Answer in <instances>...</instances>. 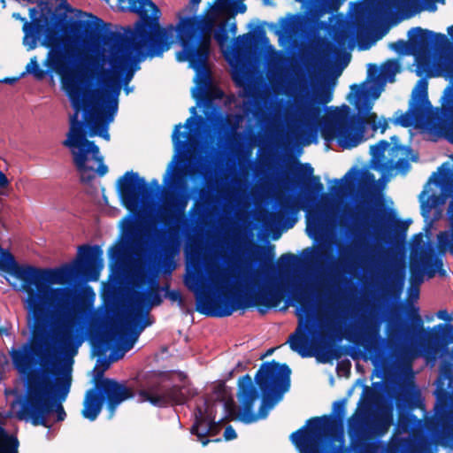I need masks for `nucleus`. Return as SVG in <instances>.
Masks as SVG:
<instances>
[{
    "label": "nucleus",
    "instance_id": "nucleus-1",
    "mask_svg": "<svg viewBox=\"0 0 453 453\" xmlns=\"http://www.w3.org/2000/svg\"><path fill=\"white\" fill-rule=\"evenodd\" d=\"M276 265L282 288L263 285L245 297L234 291L231 275L218 266H207L208 277L199 267L188 273L184 282L196 293V310L211 317H228L238 309L250 307L264 315L285 300L281 310L295 307L298 320L286 343L302 357H311V246L301 255L282 254Z\"/></svg>",
    "mask_w": 453,
    "mask_h": 453
},
{
    "label": "nucleus",
    "instance_id": "nucleus-2",
    "mask_svg": "<svg viewBox=\"0 0 453 453\" xmlns=\"http://www.w3.org/2000/svg\"><path fill=\"white\" fill-rule=\"evenodd\" d=\"M90 64L98 71L104 89L88 88V77L82 66L61 79L63 87L75 112L70 117L69 131L62 145L70 149L73 164L82 173L93 171L87 165L88 155L92 158L102 159L99 147L88 136L99 135L110 140L108 124L113 120L118 111L119 96L121 83L103 65L93 60Z\"/></svg>",
    "mask_w": 453,
    "mask_h": 453
},
{
    "label": "nucleus",
    "instance_id": "nucleus-3",
    "mask_svg": "<svg viewBox=\"0 0 453 453\" xmlns=\"http://www.w3.org/2000/svg\"><path fill=\"white\" fill-rule=\"evenodd\" d=\"M39 7L42 20L37 17L35 7L29 9L31 21H25L22 27L23 44L27 50H33L42 35L40 44L49 50L43 65L62 79L82 66L85 61L81 49L83 38L103 32L107 24L96 15L81 11H78L79 13L88 19L69 18L67 13L74 10L67 0H62L54 10L47 4Z\"/></svg>",
    "mask_w": 453,
    "mask_h": 453
},
{
    "label": "nucleus",
    "instance_id": "nucleus-4",
    "mask_svg": "<svg viewBox=\"0 0 453 453\" xmlns=\"http://www.w3.org/2000/svg\"><path fill=\"white\" fill-rule=\"evenodd\" d=\"M119 8L139 16L134 27H127L124 33L104 31L103 42L111 50L112 70L125 71L132 60V52L139 59L160 57L173 43L176 27L160 26L161 11L151 0H119Z\"/></svg>",
    "mask_w": 453,
    "mask_h": 453
},
{
    "label": "nucleus",
    "instance_id": "nucleus-5",
    "mask_svg": "<svg viewBox=\"0 0 453 453\" xmlns=\"http://www.w3.org/2000/svg\"><path fill=\"white\" fill-rule=\"evenodd\" d=\"M340 49L329 42L323 47L313 45V144L318 142V131L327 142L334 141L338 134H346L358 116L351 115L347 104L327 106L342 73V69L334 65Z\"/></svg>",
    "mask_w": 453,
    "mask_h": 453
},
{
    "label": "nucleus",
    "instance_id": "nucleus-6",
    "mask_svg": "<svg viewBox=\"0 0 453 453\" xmlns=\"http://www.w3.org/2000/svg\"><path fill=\"white\" fill-rule=\"evenodd\" d=\"M291 369L275 360L264 362L257 371L254 385L250 374L239 378L237 398L242 406L240 420L250 424L267 417L290 388Z\"/></svg>",
    "mask_w": 453,
    "mask_h": 453
},
{
    "label": "nucleus",
    "instance_id": "nucleus-7",
    "mask_svg": "<svg viewBox=\"0 0 453 453\" xmlns=\"http://www.w3.org/2000/svg\"><path fill=\"white\" fill-rule=\"evenodd\" d=\"M234 4V0H216L210 12L203 16H188L180 19L176 26L181 50L177 52L179 62H188L196 77L207 67L212 29L217 19Z\"/></svg>",
    "mask_w": 453,
    "mask_h": 453
},
{
    "label": "nucleus",
    "instance_id": "nucleus-8",
    "mask_svg": "<svg viewBox=\"0 0 453 453\" xmlns=\"http://www.w3.org/2000/svg\"><path fill=\"white\" fill-rule=\"evenodd\" d=\"M365 82L361 84H352L350 91L347 96L348 100L354 105L356 112L351 110V115H358L353 120V127L348 128L346 134H338L334 141L343 150H350L359 145L365 140V127L367 125L373 131L380 129L383 134L388 127L387 119L382 122L378 121V116L372 111L373 107V99L378 98L380 93L372 92L364 87Z\"/></svg>",
    "mask_w": 453,
    "mask_h": 453
},
{
    "label": "nucleus",
    "instance_id": "nucleus-9",
    "mask_svg": "<svg viewBox=\"0 0 453 453\" xmlns=\"http://www.w3.org/2000/svg\"><path fill=\"white\" fill-rule=\"evenodd\" d=\"M342 0H313V45L324 46L327 42L342 48L349 38L346 29L334 20Z\"/></svg>",
    "mask_w": 453,
    "mask_h": 453
},
{
    "label": "nucleus",
    "instance_id": "nucleus-10",
    "mask_svg": "<svg viewBox=\"0 0 453 453\" xmlns=\"http://www.w3.org/2000/svg\"><path fill=\"white\" fill-rule=\"evenodd\" d=\"M442 164L438 172L429 177L423 191L419 194L421 215L426 219L432 210L445 204L451 197L448 208L449 219L453 221V173Z\"/></svg>",
    "mask_w": 453,
    "mask_h": 453
},
{
    "label": "nucleus",
    "instance_id": "nucleus-11",
    "mask_svg": "<svg viewBox=\"0 0 453 453\" xmlns=\"http://www.w3.org/2000/svg\"><path fill=\"white\" fill-rule=\"evenodd\" d=\"M453 343V324L440 323L428 330L418 342V348L404 349L403 356L411 360L423 357L426 363L434 366L438 359Z\"/></svg>",
    "mask_w": 453,
    "mask_h": 453
},
{
    "label": "nucleus",
    "instance_id": "nucleus-12",
    "mask_svg": "<svg viewBox=\"0 0 453 453\" xmlns=\"http://www.w3.org/2000/svg\"><path fill=\"white\" fill-rule=\"evenodd\" d=\"M150 185L137 173H125L117 182L118 194L123 206L131 213H139L144 202L160 189L156 179L151 180Z\"/></svg>",
    "mask_w": 453,
    "mask_h": 453
},
{
    "label": "nucleus",
    "instance_id": "nucleus-13",
    "mask_svg": "<svg viewBox=\"0 0 453 453\" xmlns=\"http://www.w3.org/2000/svg\"><path fill=\"white\" fill-rule=\"evenodd\" d=\"M197 395L196 388L189 385H173L164 388L160 383L150 385L139 391V401L149 402L153 406L164 408L168 405H181Z\"/></svg>",
    "mask_w": 453,
    "mask_h": 453
},
{
    "label": "nucleus",
    "instance_id": "nucleus-14",
    "mask_svg": "<svg viewBox=\"0 0 453 453\" xmlns=\"http://www.w3.org/2000/svg\"><path fill=\"white\" fill-rule=\"evenodd\" d=\"M150 283L149 288L144 290L134 289L129 300L127 309L144 317L150 318V311L155 306H159L163 303L160 292L163 287H160L157 280H149L146 273H137L134 279V287H143Z\"/></svg>",
    "mask_w": 453,
    "mask_h": 453
},
{
    "label": "nucleus",
    "instance_id": "nucleus-15",
    "mask_svg": "<svg viewBox=\"0 0 453 453\" xmlns=\"http://www.w3.org/2000/svg\"><path fill=\"white\" fill-rule=\"evenodd\" d=\"M408 36L411 51L413 55H426L432 49L447 52L450 47V42L445 35L423 29L419 27L409 30Z\"/></svg>",
    "mask_w": 453,
    "mask_h": 453
},
{
    "label": "nucleus",
    "instance_id": "nucleus-16",
    "mask_svg": "<svg viewBox=\"0 0 453 453\" xmlns=\"http://www.w3.org/2000/svg\"><path fill=\"white\" fill-rule=\"evenodd\" d=\"M104 403L109 411V418H111L117 407L123 402L132 399L135 395L133 388L127 387L126 382H120L114 379L103 380L95 386Z\"/></svg>",
    "mask_w": 453,
    "mask_h": 453
},
{
    "label": "nucleus",
    "instance_id": "nucleus-17",
    "mask_svg": "<svg viewBox=\"0 0 453 453\" xmlns=\"http://www.w3.org/2000/svg\"><path fill=\"white\" fill-rule=\"evenodd\" d=\"M395 219L394 211L380 206L375 209L367 226L372 231L375 248L383 247L392 241V225Z\"/></svg>",
    "mask_w": 453,
    "mask_h": 453
},
{
    "label": "nucleus",
    "instance_id": "nucleus-18",
    "mask_svg": "<svg viewBox=\"0 0 453 453\" xmlns=\"http://www.w3.org/2000/svg\"><path fill=\"white\" fill-rule=\"evenodd\" d=\"M327 329L330 336L335 342H340L345 337L355 344L365 342L366 348H368L372 344V341L379 335L378 327H367L364 333H360L352 326L344 327L342 322L338 319L330 320Z\"/></svg>",
    "mask_w": 453,
    "mask_h": 453
},
{
    "label": "nucleus",
    "instance_id": "nucleus-19",
    "mask_svg": "<svg viewBox=\"0 0 453 453\" xmlns=\"http://www.w3.org/2000/svg\"><path fill=\"white\" fill-rule=\"evenodd\" d=\"M152 323L153 320L150 318H144L127 309L125 313L120 334L124 349L126 350L132 349L142 331L147 326L152 325Z\"/></svg>",
    "mask_w": 453,
    "mask_h": 453
},
{
    "label": "nucleus",
    "instance_id": "nucleus-20",
    "mask_svg": "<svg viewBox=\"0 0 453 453\" xmlns=\"http://www.w3.org/2000/svg\"><path fill=\"white\" fill-rule=\"evenodd\" d=\"M190 199L188 191L181 190L174 196L161 216V221L165 226H180L187 221L186 208Z\"/></svg>",
    "mask_w": 453,
    "mask_h": 453
},
{
    "label": "nucleus",
    "instance_id": "nucleus-21",
    "mask_svg": "<svg viewBox=\"0 0 453 453\" xmlns=\"http://www.w3.org/2000/svg\"><path fill=\"white\" fill-rule=\"evenodd\" d=\"M418 307H412L410 315L411 323L406 326L402 323H389L388 324V339L390 341H400L403 337L412 339L418 334L424 333V322L419 315Z\"/></svg>",
    "mask_w": 453,
    "mask_h": 453
},
{
    "label": "nucleus",
    "instance_id": "nucleus-22",
    "mask_svg": "<svg viewBox=\"0 0 453 453\" xmlns=\"http://www.w3.org/2000/svg\"><path fill=\"white\" fill-rule=\"evenodd\" d=\"M390 140L392 147L389 150L390 158L388 162L401 173H406L411 169L410 160L418 162L419 159L418 154L413 152L410 146L402 145L398 136L393 135Z\"/></svg>",
    "mask_w": 453,
    "mask_h": 453
},
{
    "label": "nucleus",
    "instance_id": "nucleus-23",
    "mask_svg": "<svg viewBox=\"0 0 453 453\" xmlns=\"http://www.w3.org/2000/svg\"><path fill=\"white\" fill-rule=\"evenodd\" d=\"M405 283V268L395 265L387 273V279L381 288L382 297L386 301H395L400 298Z\"/></svg>",
    "mask_w": 453,
    "mask_h": 453
},
{
    "label": "nucleus",
    "instance_id": "nucleus-24",
    "mask_svg": "<svg viewBox=\"0 0 453 453\" xmlns=\"http://www.w3.org/2000/svg\"><path fill=\"white\" fill-rule=\"evenodd\" d=\"M361 170L352 167L342 179H334L329 187V192L334 199H343L356 191L361 179Z\"/></svg>",
    "mask_w": 453,
    "mask_h": 453
},
{
    "label": "nucleus",
    "instance_id": "nucleus-25",
    "mask_svg": "<svg viewBox=\"0 0 453 453\" xmlns=\"http://www.w3.org/2000/svg\"><path fill=\"white\" fill-rule=\"evenodd\" d=\"M303 210L305 219V234L311 239V165H303Z\"/></svg>",
    "mask_w": 453,
    "mask_h": 453
},
{
    "label": "nucleus",
    "instance_id": "nucleus-26",
    "mask_svg": "<svg viewBox=\"0 0 453 453\" xmlns=\"http://www.w3.org/2000/svg\"><path fill=\"white\" fill-rule=\"evenodd\" d=\"M103 404L104 401L94 386L85 394L83 409L81 411L82 416L90 421H94L100 414Z\"/></svg>",
    "mask_w": 453,
    "mask_h": 453
},
{
    "label": "nucleus",
    "instance_id": "nucleus-27",
    "mask_svg": "<svg viewBox=\"0 0 453 453\" xmlns=\"http://www.w3.org/2000/svg\"><path fill=\"white\" fill-rule=\"evenodd\" d=\"M289 439L299 453H311V418L304 425L293 432Z\"/></svg>",
    "mask_w": 453,
    "mask_h": 453
},
{
    "label": "nucleus",
    "instance_id": "nucleus-28",
    "mask_svg": "<svg viewBox=\"0 0 453 453\" xmlns=\"http://www.w3.org/2000/svg\"><path fill=\"white\" fill-rule=\"evenodd\" d=\"M398 410L412 411L420 409L425 411L426 405L421 392L418 388H410L405 390L403 395L397 398Z\"/></svg>",
    "mask_w": 453,
    "mask_h": 453
},
{
    "label": "nucleus",
    "instance_id": "nucleus-29",
    "mask_svg": "<svg viewBox=\"0 0 453 453\" xmlns=\"http://www.w3.org/2000/svg\"><path fill=\"white\" fill-rule=\"evenodd\" d=\"M427 88L428 82L425 78L418 81L411 94V111H424L426 107L430 104L428 100Z\"/></svg>",
    "mask_w": 453,
    "mask_h": 453
},
{
    "label": "nucleus",
    "instance_id": "nucleus-30",
    "mask_svg": "<svg viewBox=\"0 0 453 453\" xmlns=\"http://www.w3.org/2000/svg\"><path fill=\"white\" fill-rule=\"evenodd\" d=\"M422 265L429 279L434 278L436 273L440 276L446 275V271L442 268V260L434 252H428L422 256Z\"/></svg>",
    "mask_w": 453,
    "mask_h": 453
},
{
    "label": "nucleus",
    "instance_id": "nucleus-31",
    "mask_svg": "<svg viewBox=\"0 0 453 453\" xmlns=\"http://www.w3.org/2000/svg\"><path fill=\"white\" fill-rule=\"evenodd\" d=\"M342 425L338 418L333 415H324L322 417H313V438L316 431L325 433L333 432L338 426ZM313 453H315V441L313 440Z\"/></svg>",
    "mask_w": 453,
    "mask_h": 453
},
{
    "label": "nucleus",
    "instance_id": "nucleus-32",
    "mask_svg": "<svg viewBox=\"0 0 453 453\" xmlns=\"http://www.w3.org/2000/svg\"><path fill=\"white\" fill-rule=\"evenodd\" d=\"M446 72L451 81L443 91L441 110L444 114L453 117V64L447 65Z\"/></svg>",
    "mask_w": 453,
    "mask_h": 453
},
{
    "label": "nucleus",
    "instance_id": "nucleus-33",
    "mask_svg": "<svg viewBox=\"0 0 453 453\" xmlns=\"http://www.w3.org/2000/svg\"><path fill=\"white\" fill-rule=\"evenodd\" d=\"M420 421L411 411L398 410L397 426L403 432L413 431L420 424Z\"/></svg>",
    "mask_w": 453,
    "mask_h": 453
},
{
    "label": "nucleus",
    "instance_id": "nucleus-34",
    "mask_svg": "<svg viewBox=\"0 0 453 453\" xmlns=\"http://www.w3.org/2000/svg\"><path fill=\"white\" fill-rule=\"evenodd\" d=\"M123 234L131 243H136L142 236V229L135 219L128 216L125 219Z\"/></svg>",
    "mask_w": 453,
    "mask_h": 453
},
{
    "label": "nucleus",
    "instance_id": "nucleus-35",
    "mask_svg": "<svg viewBox=\"0 0 453 453\" xmlns=\"http://www.w3.org/2000/svg\"><path fill=\"white\" fill-rule=\"evenodd\" d=\"M426 269L422 265V258L420 261H411L410 264V284L411 287H418L424 281V275Z\"/></svg>",
    "mask_w": 453,
    "mask_h": 453
},
{
    "label": "nucleus",
    "instance_id": "nucleus-36",
    "mask_svg": "<svg viewBox=\"0 0 453 453\" xmlns=\"http://www.w3.org/2000/svg\"><path fill=\"white\" fill-rule=\"evenodd\" d=\"M214 418L206 413L201 406H197L195 411V422L191 427V433L197 436L202 428L208 426V421Z\"/></svg>",
    "mask_w": 453,
    "mask_h": 453
},
{
    "label": "nucleus",
    "instance_id": "nucleus-37",
    "mask_svg": "<svg viewBox=\"0 0 453 453\" xmlns=\"http://www.w3.org/2000/svg\"><path fill=\"white\" fill-rule=\"evenodd\" d=\"M437 249L444 254L450 251L453 254V231H441L437 234Z\"/></svg>",
    "mask_w": 453,
    "mask_h": 453
},
{
    "label": "nucleus",
    "instance_id": "nucleus-38",
    "mask_svg": "<svg viewBox=\"0 0 453 453\" xmlns=\"http://www.w3.org/2000/svg\"><path fill=\"white\" fill-rule=\"evenodd\" d=\"M219 422H217L214 418L212 420L208 421V426L202 428L201 432L197 434V438L203 446H206L211 441V440L207 439L206 437L208 435L215 436L219 433Z\"/></svg>",
    "mask_w": 453,
    "mask_h": 453
},
{
    "label": "nucleus",
    "instance_id": "nucleus-39",
    "mask_svg": "<svg viewBox=\"0 0 453 453\" xmlns=\"http://www.w3.org/2000/svg\"><path fill=\"white\" fill-rule=\"evenodd\" d=\"M377 398V393L374 389L368 386H365L363 388L362 395L357 403V409L368 410L375 403Z\"/></svg>",
    "mask_w": 453,
    "mask_h": 453
},
{
    "label": "nucleus",
    "instance_id": "nucleus-40",
    "mask_svg": "<svg viewBox=\"0 0 453 453\" xmlns=\"http://www.w3.org/2000/svg\"><path fill=\"white\" fill-rule=\"evenodd\" d=\"M110 360L106 357H98L94 367V386L100 380H111V378L104 377V372L110 367Z\"/></svg>",
    "mask_w": 453,
    "mask_h": 453
},
{
    "label": "nucleus",
    "instance_id": "nucleus-41",
    "mask_svg": "<svg viewBox=\"0 0 453 453\" xmlns=\"http://www.w3.org/2000/svg\"><path fill=\"white\" fill-rule=\"evenodd\" d=\"M391 142L387 140H380L370 147V153L373 159L381 160L384 158L385 151L388 150Z\"/></svg>",
    "mask_w": 453,
    "mask_h": 453
},
{
    "label": "nucleus",
    "instance_id": "nucleus-42",
    "mask_svg": "<svg viewBox=\"0 0 453 453\" xmlns=\"http://www.w3.org/2000/svg\"><path fill=\"white\" fill-rule=\"evenodd\" d=\"M214 39L223 44L228 40V21L225 19L221 21L216 29H212Z\"/></svg>",
    "mask_w": 453,
    "mask_h": 453
},
{
    "label": "nucleus",
    "instance_id": "nucleus-43",
    "mask_svg": "<svg viewBox=\"0 0 453 453\" xmlns=\"http://www.w3.org/2000/svg\"><path fill=\"white\" fill-rule=\"evenodd\" d=\"M398 71L399 63L396 59H389L381 65L382 75L389 81L394 79Z\"/></svg>",
    "mask_w": 453,
    "mask_h": 453
},
{
    "label": "nucleus",
    "instance_id": "nucleus-44",
    "mask_svg": "<svg viewBox=\"0 0 453 453\" xmlns=\"http://www.w3.org/2000/svg\"><path fill=\"white\" fill-rule=\"evenodd\" d=\"M26 72L32 73L37 80H42L47 74V71L40 68L36 57L32 58L30 62L27 65Z\"/></svg>",
    "mask_w": 453,
    "mask_h": 453
},
{
    "label": "nucleus",
    "instance_id": "nucleus-45",
    "mask_svg": "<svg viewBox=\"0 0 453 453\" xmlns=\"http://www.w3.org/2000/svg\"><path fill=\"white\" fill-rule=\"evenodd\" d=\"M257 36L260 40L268 41V38L265 35V31L262 27H258L256 34L247 33L242 35H240L236 38L235 42L237 44L245 45L249 41L254 39Z\"/></svg>",
    "mask_w": 453,
    "mask_h": 453
},
{
    "label": "nucleus",
    "instance_id": "nucleus-46",
    "mask_svg": "<svg viewBox=\"0 0 453 453\" xmlns=\"http://www.w3.org/2000/svg\"><path fill=\"white\" fill-rule=\"evenodd\" d=\"M126 247L124 243L113 244L108 251V256L112 263L121 260L125 255Z\"/></svg>",
    "mask_w": 453,
    "mask_h": 453
},
{
    "label": "nucleus",
    "instance_id": "nucleus-47",
    "mask_svg": "<svg viewBox=\"0 0 453 453\" xmlns=\"http://www.w3.org/2000/svg\"><path fill=\"white\" fill-rule=\"evenodd\" d=\"M95 161H96L98 163V167L97 169L96 170V173L99 175V176H104L108 172V166L104 164V157H102V159H97V158H93ZM92 169H94L92 167ZM81 174L82 173L80 172ZM94 173H95V170L91 171V172H86L85 173V179H83L81 177V180L83 181H90L91 180H93L95 178V175H94Z\"/></svg>",
    "mask_w": 453,
    "mask_h": 453
},
{
    "label": "nucleus",
    "instance_id": "nucleus-48",
    "mask_svg": "<svg viewBox=\"0 0 453 453\" xmlns=\"http://www.w3.org/2000/svg\"><path fill=\"white\" fill-rule=\"evenodd\" d=\"M182 125L180 123L175 126L172 134V140L176 148L184 147L186 144V139L188 138L187 132H180Z\"/></svg>",
    "mask_w": 453,
    "mask_h": 453
},
{
    "label": "nucleus",
    "instance_id": "nucleus-49",
    "mask_svg": "<svg viewBox=\"0 0 453 453\" xmlns=\"http://www.w3.org/2000/svg\"><path fill=\"white\" fill-rule=\"evenodd\" d=\"M163 291L165 292V296L172 302H177L180 307L184 306V299L181 293L178 289H170L169 284L163 287Z\"/></svg>",
    "mask_w": 453,
    "mask_h": 453
},
{
    "label": "nucleus",
    "instance_id": "nucleus-50",
    "mask_svg": "<svg viewBox=\"0 0 453 453\" xmlns=\"http://www.w3.org/2000/svg\"><path fill=\"white\" fill-rule=\"evenodd\" d=\"M247 10L246 4L241 0H234V4L228 7L221 16L234 18L237 13H244Z\"/></svg>",
    "mask_w": 453,
    "mask_h": 453
},
{
    "label": "nucleus",
    "instance_id": "nucleus-51",
    "mask_svg": "<svg viewBox=\"0 0 453 453\" xmlns=\"http://www.w3.org/2000/svg\"><path fill=\"white\" fill-rule=\"evenodd\" d=\"M393 423L391 413H383L377 420V428L380 434H385Z\"/></svg>",
    "mask_w": 453,
    "mask_h": 453
},
{
    "label": "nucleus",
    "instance_id": "nucleus-52",
    "mask_svg": "<svg viewBox=\"0 0 453 453\" xmlns=\"http://www.w3.org/2000/svg\"><path fill=\"white\" fill-rule=\"evenodd\" d=\"M184 175L189 176L193 179L197 177L207 178V168L203 165L187 167L184 169Z\"/></svg>",
    "mask_w": 453,
    "mask_h": 453
},
{
    "label": "nucleus",
    "instance_id": "nucleus-53",
    "mask_svg": "<svg viewBox=\"0 0 453 453\" xmlns=\"http://www.w3.org/2000/svg\"><path fill=\"white\" fill-rule=\"evenodd\" d=\"M315 250V245L313 244V251ZM315 335V322L313 321V336ZM313 357L317 358L319 362L326 363L328 362L332 358H337L339 357L336 354H332L331 352H326L324 357H320L319 349L315 345V342H313Z\"/></svg>",
    "mask_w": 453,
    "mask_h": 453
},
{
    "label": "nucleus",
    "instance_id": "nucleus-54",
    "mask_svg": "<svg viewBox=\"0 0 453 453\" xmlns=\"http://www.w3.org/2000/svg\"><path fill=\"white\" fill-rule=\"evenodd\" d=\"M334 414H332L333 417L338 418L339 422L342 424L346 413V401L344 399L336 401L334 403Z\"/></svg>",
    "mask_w": 453,
    "mask_h": 453
},
{
    "label": "nucleus",
    "instance_id": "nucleus-55",
    "mask_svg": "<svg viewBox=\"0 0 453 453\" xmlns=\"http://www.w3.org/2000/svg\"><path fill=\"white\" fill-rule=\"evenodd\" d=\"M431 70V64L428 59L417 58L416 74L419 77L426 74Z\"/></svg>",
    "mask_w": 453,
    "mask_h": 453
},
{
    "label": "nucleus",
    "instance_id": "nucleus-56",
    "mask_svg": "<svg viewBox=\"0 0 453 453\" xmlns=\"http://www.w3.org/2000/svg\"><path fill=\"white\" fill-rule=\"evenodd\" d=\"M420 112L421 111H411L410 107L407 112L401 113V115L396 119L395 123L403 127H408L412 123V114Z\"/></svg>",
    "mask_w": 453,
    "mask_h": 453
},
{
    "label": "nucleus",
    "instance_id": "nucleus-57",
    "mask_svg": "<svg viewBox=\"0 0 453 453\" xmlns=\"http://www.w3.org/2000/svg\"><path fill=\"white\" fill-rule=\"evenodd\" d=\"M204 207L202 203H200L198 199L195 200L193 206L190 208L188 214L190 218L194 220H198L203 215Z\"/></svg>",
    "mask_w": 453,
    "mask_h": 453
},
{
    "label": "nucleus",
    "instance_id": "nucleus-58",
    "mask_svg": "<svg viewBox=\"0 0 453 453\" xmlns=\"http://www.w3.org/2000/svg\"><path fill=\"white\" fill-rule=\"evenodd\" d=\"M391 49H393L395 51L400 53V54H406L411 51V45H410V40L408 42L404 40H398L395 42H392L390 44Z\"/></svg>",
    "mask_w": 453,
    "mask_h": 453
},
{
    "label": "nucleus",
    "instance_id": "nucleus-59",
    "mask_svg": "<svg viewBox=\"0 0 453 453\" xmlns=\"http://www.w3.org/2000/svg\"><path fill=\"white\" fill-rule=\"evenodd\" d=\"M406 449L407 441L404 440H398L388 445L387 453H405Z\"/></svg>",
    "mask_w": 453,
    "mask_h": 453
},
{
    "label": "nucleus",
    "instance_id": "nucleus-60",
    "mask_svg": "<svg viewBox=\"0 0 453 453\" xmlns=\"http://www.w3.org/2000/svg\"><path fill=\"white\" fill-rule=\"evenodd\" d=\"M324 190V185L321 182L320 176L313 174V197ZM316 239L315 229L313 228V241Z\"/></svg>",
    "mask_w": 453,
    "mask_h": 453
},
{
    "label": "nucleus",
    "instance_id": "nucleus-61",
    "mask_svg": "<svg viewBox=\"0 0 453 453\" xmlns=\"http://www.w3.org/2000/svg\"><path fill=\"white\" fill-rule=\"evenodd\" d=\"M293 209V204L288 199L280 201L279 215L283 216Z\"/></svg>",
    "mask_w": 453,
    "mask_h": 453
},
{
    "label": "nucleus",
    "instance_id": "nucleus-62",
    "mask_svg": "<svg viewBox=\"0 0 453 453\" xmlns=\"http://www.w3.org/2000/svg\"><path fill=\"white\" fill-rule=\"evenodd\" d=\"M214 393L218 395V399L221 402L225 401L226 388L225 382H219L214 388Z\"/></svg>",
    "mask_w": 453,
    "mask_h": 453
},
{
    "label": "nucleus",
    "instance_id": "nucleus-63",
    "mask_svg": "<svg viewBox=\"0 0 453 453\" xmlns=\"http://www.w3.org/2000/svg\"><path fill=\"white\" fill-rule=\"evenodd\" d=\"M237 437V434L232 426H227L224 431V438L226 441H231Z\"/></svg>",
    "mask_w": 453,
    "mask_h": 453
},
{
    "label": "nucleus",
    "instance_id": "nucleus-64",
    "mask_svg": "<svg viewBox=\"0 0 453 453\" xmlns=\"http://www.w3.org/2000/svg\"><path fill=\"white\" fill-rule=\"evenodd\" d=\"M225 409L230 416L235 415V405L232 397L225 402Z\"/></svg>",
    "mask_w": 453,
    "mask_h": 453
}]
</instances>
